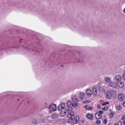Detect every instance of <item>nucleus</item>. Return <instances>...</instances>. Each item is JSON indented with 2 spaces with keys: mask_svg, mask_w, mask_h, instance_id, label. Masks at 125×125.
I'll list each match as a JSON object with an SVG mask.
<instances>
[{
  "mask_svg": "<svg viewBox=\"0 0 125 125\" xmlns=\"http://www.w3.org/2000/svg\"><path fill=\"white\" fill-rule=\"evenodd\" d=\"M57 109L56 105L54 104H52L49 106V109L50 112H54V111H56Z\"/></svg>",
  "mask_w": 125,
  "mask_h": 125,
  "instance_id": "obj_1",
  "label": "nucleus"
},
{
  "mask_svg": "<svg viewBox=\"0 0 125 125\" xmlns=\"http://www.w3.org/2000/svg\"><path fill=\"white\" fill-rule=\"evenodd\" d=\"M118 98L120 101H124L125 99V94L123 93H120L118 95Z\"/></svg>",
  "mask_w": 125,
  "mask_h": 125,
  "instance_id": "obj_2",
  "label": "nucleus"
},
{
  "mask_svg": "<svg viewBox=\"0 0 125 125\" xmlns=\"http://www.w3.org/2000/svg\"><path fill=\"white\" fill-rule=\"evenodd\" d=\"M108 85L109 86H111V87H114V88H117L118 87V85L117 84V83L114 82H111L109 83Z\"/></svg>",
  "mask_w": 125,
  "mask_h": 125,
  "instance_id": "obj_3",
  "label": "nucleus"
},
{
  "mask_svg": "<svg viewBox=\"0 0 125 125\" xmlns=\"http://www.w3.org/2000/svg\"><path fill=\"white\" fill-rule=\"evenodd\" d=\"M116 83L119 87H121V88H123L124 86H125V84L123 82L119 81V82H116Z\"/></svg>",
  "mask_w": 125,
  "mask_h": 125,
  "instance_id": "obj_4",
  "label": "nucleus"
},
{
  "mask_svg": "<svg viewBox=\"0 0 125 125\" xmlns=\"http://www.w3.org/2000/svg\"><path fill=\"white\" fill-rule=\"evenodd\" d=\"M115 81H117V82H121L122 80H123V77L120 75H116L115 78Z\"/></svg>",
  "mask_w": 125,
  "mask_h": 125,
  "instance_id": "obj_5",
  "label": "nucleus"
},
{
  "mask_svg": "<svg viewBox=\"0 0 125 125\" xmlns=\"http://www.w3.org/2000/svg\"><path fill=\"white\" fill-rule=\"evenodd\" d=\"M74 112L73 111L70 112L68 113V117L71 118V119H75L76 116L74 115Z\"/></svg>",
  "mask_w": 125,
  "mask_h": 125,
  "instance_id": "obj_6",
  "label": "nucleus"
},
{
  "mask_svg": "<svg viewBox=\"0 0 125 125\" xmlns=\"http://www.w3.org/2000/svg\"><path fill=\"white\" fill-rule=\"evenodd\" d=\"M95 117L96 120H100V119H102V114H100L98 113H96L95 114Z\"/></svg>",
  "mask_w": 125,
  "mask_h": 125,
  "instance_id": "obj_7",
  "label": "nucleus"
},
{
  "mask_svg": "<svg viewBox=\"0 0 125 125\" xmlns=\"http://www.w3.org/2000/svg\"><path fill=\"white\" fill-rule=\"evenodd\" d=\"M86 92L87 95L90 97H91V95H92V91L90 89H87Z\"/></svg>",
  "mask_w": 125,
  "mask_h": 125,
  "instance_id": "obj_8",
  "label": "nucleus"
},
{
  "mask_svg": "<svg viewBox=\"0 0 125 125\" xmlns=\"http://www.w3.org/2000/svg\"><path fill=\"white\" fill-rule=\"evenodd\" d=\"M106 96L107 99H111V98L112 97V95H111V93H110V91H108L106 92Z\"/></svg>",
  "mask_w": 125,
  "mask_h": 125,
  "instance_id": "obj_9",
  "label": "nucleus"
},
{
  "mask_svg": "<svg viewBox=\"0 0 125 125\" xmlns=\"http://www.w3.org/2000/svg\"><path fill=\"white\" fill-rule=\"evenodd\" d=\"M109 92L112 96H115L117 95V91H116V90H111Z\"/></svg>",
  "mask_w": 125,
  "mask_h": 125,
  "instance_id": "obj_10",
  "label": "nucleus"
},
{
  "mask_svg": "<svg viewBox=\"0 0 125 125\" xmlns=\"http://www.w3.org/2000/svg\"><path fill=\"white\" fill-rule=\"evenodd\" d=\"M93 117H94V116L93 114L88 113L86 115L87 119H89L90 120H92V119H93Z\"/></svg>",
  "mask_w": 125,
  "mask_h": 125,
  "instance_id": "obj_11",
  "label": "nucleus"
},
{
  "mask_svg": "<svg viewBox=\"0 0 125 125\" xmlns=\"http://www.w3.org/2000/svg\"><path fill=\"white\" fill-rule=\"evenodd\" d=\"M59 116V115L56 113H53L51 115L52 119H57Z\"/></svg>",
  "mask_w": 125,
  "mask_h": 125,
  "instance_id": "obj_12",
  "label": "nucleus"
},
{
  "mask_svg": "<svg viewBox=\"0 0 125 125\" xmlns=\"http://www.w3.org/2000/svg\"><path fill=\"white\" fill-rule=\"evenodd\" d=\"M79 121H80V117L79 116H76L73 120V123L74 124H77Z\"/></svg>",
  "mask_w": 125,
  "mask_h": 125,
  "instance_id": "obj_13",
  "label": "nucleus"
},
{
  "mask_svg": "<svg viewBox=\"0 0 125 125\" xmlns=\"http://www.w3.org/2000/svg\"><path fill=\"white\" fill-rule=\"evenodd\" d=\"M93 94L95 96H96L97 95V88H93Z\"/></svg>",
  "mask_w": 125,
  "mask_h": 125,
  "instance_id": "obj_14",
  "label": "nucleus"
},
{
  "mask_svg": "<svg viewBox=\"0 0 125 125\" xmlns=\"http://www.w3.org/2000/svg\"><path fill=\"white\" fill-rule=\"evenodd\" d=\"M84 97H85V94H84V93H81L80 95V98H81V99L83 100Z\"/></svg>",
  "mask_w": 125,
  "mask_h": 125,
  "instance_id": "obj_15",
  "label": "nucleus"
},
{
  "mask_svg": "<svg viewBox=\"0 0 125 125\" xmlns=\"http://www.w3.org/2000/svg\"><path fill=\"white\" fill-rule=\"evenodd\" d=\"M104 81L106 82V83H110L111 82V79H110L109 77H105L104 78Z\"/></svg>",
  "mask_w": 125,
  "mask_h": 125,
  "instance_id": "obj_16",
  "label": "nucleus"
},
{
  "mask_svg": "<svg viewBox=\"0 0 125 125\" xmlns=\"http://www.w3.org/2000/svg\"><path fill=\"white\" fill-rule=\"evenodd\" d=\"M116 108L117 110H118L119 111H121V110H122V106H121V105L116 106Z\"/></svg>",
  "mask_w": 125,
  "mask_h": 125,
  "instance_id": "obj_17",
  "label": "nucleus"
},
{
  "mask_svg": "<svg viewBox=\"0 0 125 125\" xmlns=\"http://www.w3.org/2000/svg\"><path fill=\"white\" fill-rule=\"evenodd\" d=\"M72 105L73 107H76L78 106V105H79V104H78V103H74L72 104Z\"/></svg>",
  "mask_w": 125,
  "mask_h": 125,
  "instance_id": "obj_18",
  "label": "nucleus"
},
{
  "mask_svg": "<svg viewBox=\"0 0 125 125\" xmlns=\"http://www.w3.org/2000/svg\"><path fill=\"white\" fill-rule=\"evenodd\" d=\"M65 115H66V112L65 111H61V116H62V117H64Z\"/></svg>",
  "mask_w": 125,
  "mask_h": 125,
  "instance_id": "obj_19",
  "label": "nucleus"
},
{
  "mask_svg": "<svg viewBox=\"0 0 125 125\" xmlns=\"http://www.w3.org/2000/svg\"><path fill=\"white\" fill-rule=\"evenodd\" d=\"M32 124H33L34 125H37L38 124V121H37V120L34 119L32 121Z\"/></svg>",
  "mask_w": 125,
  "mask_h": 125,
  "instance_id": "obj_20",
  "label": "nucleus"
},
{
  "mask_svg": "<svg viewBox=\"0 0 125 125\" xmlns=\"http://www.w3.org/2000/svg\"><path fill=\"white\" fill-rule=\"evenodd\" d=\"M121 120H122V121H124V125H125V115L122 117Z\"/></svg>",
  "mask_w": 125,
  "mask_h": 125,
  "instance_id": "obj_21",
  "label": "nucleus"
},
{
  "mask_svg": "<svg viewBox=\"0 0 125 125\" xmlns=\"http://www.w3.org/2000/svg\"><path fill=\"white\" fill-rule=\"evenodd\" d=\"M72 100L73 102H78V101H79V100L76 98H73Z\"/></svg>",
  "mask_w": 125,
  "mask_h": 125,
  "instance_id": "obj_22",
  "label": "nucleus"
},
{
  "mask_svg": "<svg viewBox=\"0 0 125 125\" xmlns=\"http://www.w3.org/2000/svg\"><path fill=\"white\" fill-rule=\"evenodd\" d=\"M62 112H65V113H67V108H63L62 109Z\"/></svg>",
  "mask_w": 125,
  "mask_h": 125,
  "instance_id": "obj_23",
  "label": "nucleus"
},
{
  "mask_svg": "<svg viewBox=\"0 0 125 125\" xmlns=\"http://www.w3.org/2000/svg\"><path fill=\"white\" fill-rule=\"evenodd\" d=\"M96 124H97V125H100L101 121L100 120H98L96 121Z\"/></svg>",
  "mask_w": 125,
  "mask_h": 125,
  "instance_id": "obj_24",
  "label": "nucleus"
},
{
  "mask_svg": "<svg viewBox=\"0 0 125 125\" xmlns=\"http://www.w3.org/2000/svg\"><path fill=\"white\" fill-rule=\"evenodd\" d=\"M71 104H72V102L68 101L67 102V107H69V106H71Z\"/></svg>",
  "mask_w": 125,
  "mask_h": 125,
  "instance_id": "obj_25",
  "label": "nucleus"
},
{
  "mask_svg": "<svg viewBox=\"0 0 125 125\" xmlns=\"http://www.w3.org/2000/svg\"><path fill=\"white\" fill-rule=\"evenodd\" d=\"M109 104V102H105L103 103V106H106V105Z\"/></svg>",
  "mask_w": 125,
  "mask_h": 125,
  "instance_id": "obj_26",
  "label": "nucleus"
},
{
  "mask_svg": "<svg viewBox=\"0 0 125 125\" xmlns=\"http://www.w3.org/2000/svg\"><path fill=\"white\" fill-rule=\"evenodd\" d=\"M102 109L104 111H106V110H108V107L107 106H104L102 108Z\"/></svg>",
  "mask_w": 125,
  "mask_h": 125,
  "instance_id": "obj_27",
  "label": "nucleus"
},
{
  "mask_svg": "<svg viewBox=\"0 0 125 125\" xmlns=\"http://www.w3.org/2000/svg\"><path fill=\"white\" fill-rule=\"evenodd\" d=\"M58 109L60 110H61L63 109V107L62 106H61V105H59V107H58Z\"/></svg>",
  "mask_w": 125,
  "mask_h": 125,
  "instance_id": "obj_28",
  "label": "nucleus"
},
{
  "mask_svg": "<svg viewBox=\"0 0 125 125\" xmlns=\"http://www.w3.org/2000/svg\"><path fill=\"white\" fill-rule=\"evenodd\" d=\"M92 109H93V107L92 106H88L87 107V110H92Z\"/></svg>",
  "mask_w": 125,
  "mask_h": 125,
  "instance_id": "obj_29",
  "label": "nucleus"
},
{
  "mask_svg": "<svg viewBox=\"0 0 125 125\" xmlns=\"http://www.w3.org/2000/svg\"><path fill=\"white\" fill-rule=\"evenodd\" d=\"M61 106L62 107V108H66L65 107V104H61Z\"/></svg>",
  "mask_w": 125,
  "mask_h": 125,
  "instance_id": "obj_30",
  "label": "nucleus"
},
{
  "mask_svg": "<svg viewBox=\"0 0 125 125\" xmlns=\"http://www.w3.org/2000/svg\"><path fill=\"white\" fill-rule=\"evenodd\" d=\"M117 125H123V122L122 121L118 122Z\"/></svg>",
  "mask_w": 125,
  "mask_h": 125,
  "instance_id": "obj_31",
  "label": "nucleus"
},
{
  "mask_svg": "<svg viewBox=\"0 0 125 125\" xmlns=\"http://www.w3.org/2000/svg\"><path fill=\"white\" fill-rule=\"evenodd\" d=\"M74 118H72V117H69V119H68V122H72V121H73V119Z\"/></svg>",
  "mask_w": 125,
  "mask_h": 125,
  "instance_id": "obj_32",
  "label": "nucleus"
},
{
  "mask_svg": "<svg viewBox=\"0 0 125 125\" xmlns=\"http://www.w3.org/2000/svg\"><path fill=\"white\" fill-rule=\"evenodd\" d=\"M113 116H114V113H113V112H111L110 114V118H113Z\"/></svg>",
  "mask_w": 125,
  "mask_h": 125,
  "instance_id": "obj_33",
  "label": "nucleus"
},
{
  "mask_svg": "<svg viewBox=\"0 0 125 125\" xmlns=\"http://www.w3.org/2000/svg\"><path fill=\"white\" fill-rule=\"evenodd\" d=\"M68 111H73V107H69L68 109Z\"/></svg>",
  "mask_w": 125,
  "mask_h": 125,
  "instance_id": "obj_34",
  "label": "nucleus"
},
{
  "mask_svg": "<svg viewBox=\"0 0 125 125\" xmlns=\"http://www.w3.org/2000/svg\"><path fill=\"white\" fill-rule=\"evenodd\" d=\"M99 114L100 115H102V114H103V111H102V110H100V111H99Z\"/></svg>",
  "mask_w": 125,
  "mask_h": 125,
  "instance_id": "obj_35",
  "label": "nucleus"
},
{
  "mask_svg": "<svg viewBox=\"0 0 125 125\" xmlns=\"http://www.w3.org/2000/svg\"><path fill=\"white\" fill-rule=\"evenodd\" d=\"M97 107H98V109H101V105L98 104Z\"/></svg>",
  "mask_w": 125,
  "mask_h": 125,
  "instance_id": "obj_36",
  "label": "nucleus"
},
{
  "mask_svg": "<svg viewBox=\"0 0 125 125\" xmlns=\"http://www.w3.org/2000/svg\"><path fill=\"white\" fill-rule=\"evenodd\" d=\"M84 103H90V101H85Z\"/></svg>",
  "mask_w": 125,
  "mask_h": 125,
  "instance_id": "obj_37",
  "label": "nucleus"
},
{
  "mask_svg": "<svg viewBox=\"0 0 125 125\" xmlns=\"http://www.w3.org/2000/svg\"><path fill=\"white\" fill-rule=\"evenodd\" d=\"M104 124H107V119H104Z\"/></svg>",
  "mask_w": 125,
  "mask_h": 125,
  "instance_id": "obj_38",
  "label": "nucleus"
},
{
  "mask_svg": "<svg viewBox=\"0 0 125 125\" xmlns=\"http://www.w3.org/2000/svg\"><path fill=\"white\" fill-rule=\"evenodd\" d=\"M84 108H85L87 110V108H88V106H87V105H84Z\"/></svg>",
  "mask_w": 125,
  "mask_h": 125,
  "instance_id": "obj_39",
  "label": "nucleus"
},
{
  "mask_svg": "<svg viewBox=\"0 0 125 125\" xmlns=\"http://www.w3.org/2000/svg\"><path fill=\"white\" fill-rule=\"evenodd\" d=\"M123 105L124 107H125V101L124 103H123Z\"/></svg>",
  "mask_w": 125,
  "mask_h": 125,
  "instance_id": "obj_40",
  "label": "nucleus"
},
{
  "mask_svg": "<svg viewBox=\"0 0 125 125\" xmlns=\"http://www.w3.org/2000/svg\"><path fill=\"white\" fill-rule=\"evenodd\" d=\"M124 12L125 14V8L124 9Z\"/></svg>",
  "mask_w": 125,
  "mask_h": 125,
  "instance_id": "obj_41",
  "label": "nucleus"
}]
</instances>
